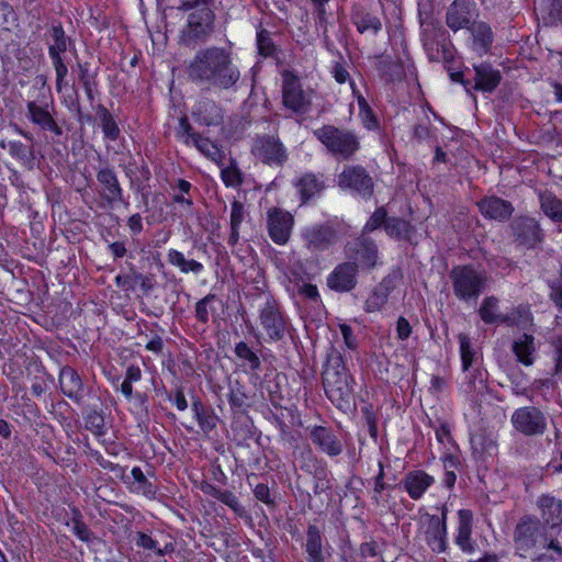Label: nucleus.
Returning a JSON list of instances; mask_svg holds the SVG:
<instances>
[{
    "instance_id": "obj_1",
    "label": "nucleus",
    "mask_w": 562,
    "mask_h": 562,
    "mask_svg": "<svg viewBox=\"0 0 562 562\" xmlns=\"http://www.w3.org/2000/svg\"><path fill=\"white\" fill-rule=\"evenodd\" d=\"M186 72L191 82L218 90H236L240 80V70L231 50L220 46L199 49L189 61Z\"/></svg>"
},
{
    "instance_id": "obj_2",
    "label": "nucleus",
    "mask_w": 562,
    "mask_h": 562,
    "mask_svg": "<svg viewBox=\"0 0 562 562\" xmlns=\"http://www.w3.org/2000/svg\"><path fill=\"white\" fill-rule=\"evenodd\" d=\"M215 0H181L177 9L187 12L186 24L179 32V43L194 48L207 43L216 29V15L212 9Z\"/></svg>"
},
{
    "instance_id": "obj_3",
    "label": "nucleus",
    "mask_w": 562,
    "mask_h": 562,
    "mask_svg": "<svg viewBox=\"0 0 562 562\" xmlns=\"http://www.w3.org/2000/svg\"><path fill=\"white\" fill-rule=\"evenodd\" d=\"M355 380L346 368L342 355L333 349L323 371V386L328 400L339 409L349 407Z\"/></svg>"
},
{
    "instance_id": "obj_4",
    "label": "nucleus",
    "mask_w": 562,
    "mask_h": 562,
    "mask_svg": "<svg viewBox=\"0 0 562 562\" xmlns=\"http://www.w3.org/2000/svg\"><path fill=\"white\" fill-rule=\"evenodd\" d=\"M313 135L339 161L352 160L361 148L360 137L349 128L325 124L314 130Z\"/></svg>"
},
{
    "instance_id": "obj_5",
    "label": "nucleus",
    "mask_w": 562,
    "mask_h": 562,
    "mask_svg": "<svg viewBox=\"0 0 562 562\" xmlns=\"http://www.w3.org/2000/svg\"><path fill=\"white\" fill-rule=\"evenodd\" d=\"M48 56L56 74V90L61 91L68 75L65 54L75 47V41L68 36L60 21H53L45 33Z\"/></svg>"
},
{
    "instance_id": "obj_6",
    "label": "nucleus",
    "mask_w": 562,
    "mask_h": 562,
    "mask_svg": "<svg viewBox=\"0 0 562 562\" xmlns=\"http://www.w3.org/2000/svg\"><path fill=\"white\" fill-rule=\"evenodd\" d=\"M547 528L540 518L532 515H524L516 524L513 531V546L515 554L526 559L535 550L540 549L546 541Z\"/></svg>"
},
{
    "instance_id": "obj_7",
    "label": "nucleus",
    "mask_w": 562,
    "mask_h": 562,
    "mask_svg": "<svg viewBox=\"0 0 562 562\" xmlns=\"http://www.w3.org/2000/svg\"><path fill=\"white\" fill-rule=\"evenodd\" d=\"M449 278L453 294L462 302L477 300L486 285L485 273L471 265L453 267Z\"/></svg>"
},
{
    "instance_id": "obj_8",
    "label": "nucleus",
    "mask_w": 562,
    "mask_h": 562,
    "mask_svg": "<svg viewBox=\"0 0 562 562\" xmlns=\"http://www.w3.org/2000/svg\"><path fill=\"white\" fill-rule=\"evenodd\" d=\"M282 104L296 115H306L312 110L313 91L304 90L296 74L291 70L282 72Z\"/></svg>"
},
{
    "instance_id": "obj_9",
    "label": "nucleus",
    "mask_w": 562,
    "mask_h": 562,
    "mask_svg": "<svg viewBox=\"0 0 562 562\" xmlns=\"http://www.w3.org/2000/svg\"><path fill=\"white\" fill-rule=\"evenodd\" d=\"M337 186L352 195L369 200L374 193V181L361 165H346L337 176Z\"/></svg>"
},
{
    "instance_id": "obj_10",
    "label": "nucleus",
    "mask_w": 562,
    "mask_h": 562,
    "mask_svg": "<svg viewBox=\"0 0 562 562\" xmlns=\"http://www.w3.org/2000/svg\"><path fill=\"white\" fill-rule=\"evenodd\" d=\"M25 117L30 123L42 132H50L54 135V142L63 135V128L54 117V101L52 95L49 100L42 93L41 100H30L26 102Z\"/></svg>"
},
{
    "instance_id": "obj_11",
    "label": "nucleus",
    "mask_w": 562,
    "mask_h": 562,
    "mask_svg": "<svg viewBox=\"0 0 562 562\" xmlns=\"http://www.w3.org/2000/svg\"><path fill=\"white\" fill-rule=\"evenodd\" d=\"M259 322L271 341L282 340L290 325L281 304L271 294L266 295V301L259 310Z\"/></svg>"
},
{
    "instance_id": "obj_12",
    "label": "nucleus",
    "mask_w": 562,
    "mask_h": 562,
    "mask_svg": "<svg viewBox=\"0 0 562 562\" xmlns=\"http://www.w3.org/2000/svg\"><path fill=\"white\" fill-rule=\"evenodd\" d=\"M250 151L257 160L269 167H282L289 159L288 149L277 135H256Z\"/></svg>"
},
{
    "instance_id": "obj_13",
    "label": "nucleus",
    "mask_w": 562,
    "mask_h": 562,
    "mask_svg": "<svg viewBox=\"0 0 562 562\" xmlns=\"http://www.w3.org/2000/svg\"><path fill=\"white\" fill-rule=\"evenodd\" d=\"M344 251L349 261L357 262L358 269L371 271L381 263L375 240L364 234H360L353 240L348 241Z\"/></svg>"
},
{
    "instance_id": "obj_14",
    "label": "nucleus",
    "mask_w": 562,
    "mask_h": 562,
    "mask_svg": "<svg viewBox=\"0 0 562 562\" xmlns=\"http://www.w3.org/2000/svg\"><path fill=\"white\" fill-rule=\"evenodd\" d=\"M479 16L480 10L474 0H453L446 9L445 23L457 33L470 29Z\"/></svg>"
},
{
    "instance_id": "obj_15",
    "label": "nucleus",
    "mask_w": 562,
    "mask_h": 562,
    "mask_svg": "<svg viewBox=\"0 0 562 562\" xmlns=\"http://www.w3.org/2000/svg\"><path fill=\"white\" fill-rule=\"evenodd\" d=\"M440 509V516L430 515L428 513L423 516V518L426 519L424 539L430 550L435 553H442L448 548V508L446 505H442Z\"/></svg>"
},
{
    "instance_id": "obj_16",
    "label": "nucleus",
    "mask_w": 562,
    "mask_h": 562,
    "mask_svg": "<svg viewBox=\"0 0 562 562\" xmlns=\"http://www.w3.org/2000/svg\"><path fill=\"white\" fill-rule=\"evenodd\" d=\"M510 420L517 431L528 437L543 435L548 425L543 412L535 406L517 408Z\"/></svg>"
},
{
    "instance_id": "obj_17",
    "label": "nucleus",
    "mask_w": 562,
    "mask_h": 562,
    "mask_svg": "<svg viewBox=\"0 0 562 562\" xmlns=\"http://www.w3.org/2000/svg\"><path fill=\"white\" fill-rule=\"evenodd\" d=\"M510 228L514 241L524 248L535 249L544 239V233L538 221L529 216H519L515 218Z\"/></svg>"
},
{
    "instance_id": "obj_18",
    "label": "nucleus",
    "mask_w": 562,
    "mask_h": 562,
    "mask_svg": "<svg viewBox=\"0 0 562 562\" xmlns=\"http://www.w3.org/2000/svg\"><path fill=\"white\" fill-rule=\"evenodd\" d=\"M99 195L110 207L124 202V190L113 167L105 165L97 171Z\"/></svg>"
},
{
    "instance_id": "obj_19",
    "label": "nucleus",
    "mask_w": 562,
    "mask_h": 562,
    "mask_svg": "<svg viewBox=\"0 0 562 562\" xmlns=\"http://www.w3.org/2000/svg\"><path fill=\"white\" fill-rule=\"evenodd\" d=\"M359 269L357 262L349 260L338 263L327 276V286L338 293H347L358 284Z\"/></svg>"
},
{
    "instance_id": "obj_20",
    "label": "nucleus",
    "mask_w": 562,
    "mask_h": 562,
    "mask_svg": "<svg viewBox=\"0 0 562 562\" xmlns=\"http://www.w3.org/2000/svg\"><path fill=\"white\" fill-rule=\"evenodd\" d=\"M58 385L63 395L77 405H82L89 393L81 375L70 366H64L59 370Z\"/></svg>"
},
{
    "instance_id": "obj_21",
    "label": "nucleus",
    "mask_w": 562,
    "mask_h": 562,
    "mask_svg": "<svg viewBox=\"0 0 562 562\" xmlns=\"http://www.w3.org/2000/svg\"><path fill=\"white\" fill-rule=\"evenodd\" d=\"M294 218L288 211L273 207L268 211L267 228L269 237L277 245H285L291 236Z\"/></svg>"
},
{
    "instance_id": "obj_22",
    "label": "nucleus",
    "mask_w": 562,
    "mask_h": 562,
    "mask_svg": "<svg viewBox=\"0 0 562 562\" xmlns=\"http://www.w3.org/2000/svg\"><path fill=\"white\" fill-rule=\"evenodd\" d=\"M458 340L460 344L462 370L463 372H468L465 376L468 379V389L472 392L476 390V382H479L480 385H483V372L479 369L470 371L477 353L472 339L467 334L461 333L458 335Z\"/></svg>"
},
{
    "instance_id": "obj_23",
    "label": "nucleus",
    "mask_w": 562,
    "mask_h": 562,
    "mask_svg": "<svg viewBox=\"0 0 562 562\" xmlns=\"http://www.w3.org/2000/svg\"><path fill=\"white\" fill-rule=\"evenodd\" d=\"M310 438L316 449L328 456L329 458H336L344 451V443L330 427L325 426H313L310 428Z\"/></svg>"
},
{
    "instance_id": "obj_24",
    "label": "nucleus",
    "mask_w": 562,
    "mask_h": 562,
    "mask_svg": "<svg viewBox=\"0 0 562 562\" xmlns=\"http://www.w3.org/2000/svg\"><path fill=\"white\" fill-rule=\"evenodd\" d=\"M306 247L311 251H324L337 243L338 233L329 224L307 227L302 233Z\"/></svg>"
},
{
    "instance_id": "obj_25",
    "label": "nucleus",
    "mask_w": 562,
    "mask_h": 562,
    "mask_svg": "<svg viewBox=\"0 0 562 562\" xmlns=\"http://www.w3.org/2000/svg\"><path fill=\"white\" fill-rule=\"evenodd\" d=\"M114 283L125 292L134 291L136 285H138L142 293L148 295L155 290L157 281L154 274H144L137 271L134 265H131L128 273L117 274Z\"/></svg>"
},
{
    "instance_id": "obj_26",
    "label": "nucleus",
    "mask_w": 562,
    "mask_h": 562,
    "mask_svg": "<svg viewBox=\"0 0 562 562\" xmlns=\"http://www.w3.org/2000/svg\"><path fill=\"white\" fill-rule=\"evenodd\" d=\"M483 217L496 222L508 221L515 207L510 201L504 200L497 195H487L476 203Z\"/></svg>"
},
{
    "instance_id": "obj_27",
    "label": "nucleus",
    "mask_w": 562,
    "mask_h": 562,
    "mask_svg": "<svg viewBox=\"0 0 562 562\" xmlns=\"http://www.w3.org/2000/svg\"><path fill=\"white\" fill-rule=\"evenodd\" d=\"M473 532V513L470 509L462 508L458 512V527L454 538L456 544L467 554L476 551L477 544L472 538Z\"/></svg>"
},
{
    "instance_id": "obj_28",
    "label": "nucleus",
    "mask_w": 562,
    "mask_h": 562,
    "mask_svg": "<svg viewBox=\"0 0 562 562\" xmlns=\"http://www.w3.org/2000/svg\"><path fill=\"white\" fill-rule=\"evenodd\" d=\"M192 117L200 125L218 126L224 121L222 108L212 99L201 98L192 108Z\"/></svg>"
},
{
    "instance_id": "obj_29",
    "label": "nucleus",
    "mask_w": 562,
    "mask_h": 562,
    "mask_svg": "<svg viewBox=\"0 0 562 562\" xmlns=\"http://www.w3.org/2000/svg\"><path fill=\"white\" fill-rule=\"evenodd\" d=\"M470 33L469 46L480 57L486 55L493 44L494 33L488 23L479 19L467 30Z\"/></svg>"
},
{
    "instance_id": "obj_30",
    "label": "nucleus",
    "mask_w": 562,
    "mask_h": 562,
    "mask_svg": "<svg viewBox=\"0 0 562 562\" xmlns=\"http://www.w3.org/2000/svg\"><path fill=\"white\" fill-rule=\"evenodd\" d=\"M537 504L540 509L541 524L547 530H551V532L561 531L562 502L554 497L543 495L539 497Z\"/></svg>"
},
{
    "instance_id": "obj_31",
    "label": "nucleus",
    "mask_w": 562,
    "mask_h": 562,
    "mask_svg": "<svg viewBox=\"0 0 562 562\" xmlns=\"http://www.w3.org/2000/svg\"><path fill=\"white\" fill-rule=\"evenodd\" d=\"M475 71L474 83L472 82V91H483L492 93L502 81V74L488 63L474 65Z\"/></svg>"
},
{
    "instance_id": "obj_32",
    "label": "nucleus",
    "mask_w": 562,
    "mask_h": 562,
    "mask_svg": "<svg viewBox=\"0 0 562 562\" xmlns=\"http://www.w3.org/2000/svg\"><path fill=\"white\" fill-rule=\"evenodd\" d=\"M395 276L387 274L381 282L370 292L364 302V311L367 313H375L383 308L387 303L390 294L395 289Z\"/></svg>"
},
{
    "instance_id": "obj_33",
    "label": "nucleus",
    "mask_w": 562,
    "mask_h": 562,
    "mask_svg": "<svg viewBox=\"0 0 562 562\" xmlns=\"http://www.w3.org/2000/svg\"><path fill=\"white\" fill-rule=\"evenodd\" d=\"M435 483L434 476L423 470H413L405 474L402 485L409 497L417 501Z\"/></svg>"
},
{
    "instance_id": "obj_34",
    "label": "nucleus",
    "mask_w": 562,
    "mask_h": 562,
    "mask_svg": "<svg viewBox=\"0 0 562 562\" xmlns=\"http://www.w3.org/2000/svg\"><path fill=\"white\" fill-rule=\"evenodd\" d=\"M0 147L7 149L9 155L18 160L25 169L33 170L37 166L38 161L33 144L26 145L20 140H1Z\"/></svg>"
},
{
    "instance_id": "obj_35",
    "label": "nucleus",
    "mask_w": 562,
    "mask_h": 562,
    "mask_svg": "<svg viewBox=\"0 0 562 562\" xmlns=\"http://www.w3.org/2000/svg\"><path fill=\"white\" fill-rule=\"evenodd\" d=\"M385 234L397 241L417 244V229L409 222L400 216H391L385 225Z\"/></svg>"
},
{
    "instance_id": "obj_36",
    "label": "nucleus",
    "mask_w": 562,
    "mask_h": 562,
    "mask_svg": "<svg viewBox=\"0 0 562 562\" xmlns=\"http://www.w3.org/2000/svg\"><path fill=\"white\" fill-rule=\"evenodd\" d=\"M122 480L131 493L140 494L148 499L157 497V486L148 480L139 467H134L131 470V476L122 475Z\"/></svg>"
},
{
    "instance_id": "obj_37",
    "label": "nucleus",
    "mask_w": 562,
    "mask_h": 562,
    "mask_svg": "<svg viewBox=\"0 0 562 562\" xmlns=\"http://www.w3.org/2000/svg\"><path fill=\"white\" fill-rule=\"evenodd\" d=\"M302 203H306L316 195H319L325 189V182L322 173L306 172L294 181Z\"/></svg>"
},
{
    "instance_id": "obj_38",
    "label": "nucleus",
    "mask_w": 562,
    "mask_h": 562,
    "mask_svg": "<svg viewBox=\"0 0 562 562\" xmlns=\"http://www.w3.org/2000/svg\"><path fill=\"white\" fill-rule=\"evenodd\" d=\"M538 345L530 334H521L514 341L512 351L517 360L526 367L532 366L537 357Z\"/></svg>"
},
{
    "instance_id": "obj_39",
    "label": "nucleus",
    "mask_w": 562,
    "mask_h": 562,
    "mask_svg": "<svg viewBox=\"0 0 562 562\" xmlns=\"http://www.w3.org/2000/svg\"><path fill=\"white\" fill-rule=\"evenodd\" d=\"M351 22L361 34L371 32L378 34L382 30L380 18L362 5H356L351 12Z\"/></svg>"
},
{
    "instance_id": "obj_40",
    "label": "nucleus",
    "mask_w": 562,
    "mask_h": 562,
    "mask_svg": "<svg viewBox=\"0 0 562 562\" xmlns=\"http://www.w3.org/2000/svg\"><path fill=\"white\" fill-rule=\"evenodd\" d=\"M304 547L308 562L326 560L324 536L316 525H308Z\"/></svg>"
},
{
    "instance_id": "obj_41",
    "label": "nucleus",
    "mask_w": 562,
    "mask_h": 562,
    "mask_svg": "<svg viewBox=\"0 0 562 562\" xmlns=\"http://www.w3.org/2000/svg\"><path fill=\"white\" fill-rule=\"evenodd\" d=\"M560 531H546V541L541 544V549L546 552L538 554L535 562H562V539L559 538Z\"/></svg>"
},
{
    "instance_id": "obj_42",
    "label": "nucleus",
    "mask_w": 562,
    "mask_h": 562,
    "mask_svg": "<svg viewBox=\"0 0 562 562\" xmlns=\"http://www.w3.org/2000/svg\"><path fill=\"white\" fill-rule=\"evenodd\" d=\"M191 408L200 429L204 434H210L217 427L218 416L213 408L205 406L200 398L192 401Z\"/></svg>"
},
{
    "instance_id": "obj_43",
    "label": "nucleus",
    "mask_w": 562,
    "mask_h": 562,
    "mask_svg": "<svg viewBox=\"0 0 562 562\" xmlns=\"http://www.w3.org/2000/svg\"><path fill=\"white\" fill-rule=\"evenodd\" d=\"M94 110L100 122L104 139L111 142L117 140L121 136V128L114 115L101 103L97 104Z\"/></svg>"
},
{
    "instance_id": "obj_44",
    "label": "nucleus",
    "mask_w": 562,
    "mask_h": 562,
    "mask_svg": "<svg viewBox=\"0 0 562 562\" xmlns=\"http://www.w3.org/2000/svg\"><path fill=\"white\" fill-rule=\"evenodd\" d=\"M310 462L313 463V470L308 463L302 465V469L306 472L313 473L315 481L313 493L315 496H317L331 488L328 479V470L325 465H318L317 460L312 454H310Z\"/></svg>"
},
{
    "instance_id": "obj_45",
    "label": "nucleus",
    "mask_w": 562,
    "mask_h": 562,
    "mask_svg": "<svg viewBox=\"0 0 562 562\" xmlns=\"http://www.w3.org/2000/svg\"><path fill=\"white\" fill-rule=\"evenodd\" d=\"M542 212L553 222L562 223V200L550 191L538 194Z\"/></svg>"
},
{
    "instance_id": "obj_46",
    "label": "nucleus",
    "mask_w": 562,
    "mask_h": 562,
    "mask_svg": "<svg viewBox=\"0 0 562 562\" xmlns=\"http://www.w3.org/2000/svg\"><path fill=\"white\" fill-rule=\"evenodd\" d=\"M167 260L171 266L177 267L182 273L192 272L194 274H200L204 269V266L200 261L195 259H187L181 251L172 248L167 252Z\"/></svg>"
},
{
    "instance_id": "obj_47",
    "label": "nucleus",
    "mask_w": 562,
    "mask_h": 562,
    "mask_svg": "<svg viewBox=\"0 0 562 562\" xmlns=\"http://www.w3.org/2000/svg\"><path fill=\"white\" fill-rule=\"evenodd\" d=\"M227 400L233 412H245L248 407H250L249 396L246 392V387L238 380L229 383V393L227 395Z\"/></svg>"
},
{
    "instance_id": "obj_48",
    "label": "nucleus",
    "mask_w": 562,
    "mask_h": 562,
    "mask_svg": "<svg viewBox=\"0 0 562 562\" xmlns=\"http://www.w3.org/2000/svg\"><path fill=\"white\" fill-rule=\"evenodd\" d=\"M235 356L243 362V366H248L251 371H259L261 369V360L259 356L248 346L245 341H239L234 348Z\"/></svg>"
},
{
    "instance_id": "obj_49",
    "label": "nucleus",
    "mask_w": 562,
    "mask_h": 562,
    "mask_svg": "<svg viewBox=\"0 0 562 562\" xmlns=\"http://www.w3.org/2000/svg\"><path fill=\"white\" fill-rule=\"evenodd\" d=\"M85 428L97 437L105 435V422L103 412L97 408H89L83 414Z\"/></svg>"
},
{
    "instance_id": "obj_50",
    "label": "nucleus",
    "mask_w": 562,
    "mask_h": 562,
    "mask_svg": "<svg viewBox=\"0 0 562 562\" xmlns=\"http://www.w3.org/2000/svg\"><path fill=\"white\" fill-rule=\"evenodd\" d=\"M217 300L216 294L209 293L195 303L194 313L195 318L202 325L210 322V316L216 313V308L212 304Z\"/></svg>"
},
{
    "instance_id": "obj_51",
    "label": "nucleus",
    "mask_w": 562,
    "mask_h": 562,
    "mask_svg": "<svg viewBox=\"0 0 562 562\" xmlns=\"http://www.w3.org/2000/svg\"><path fill=\"white\" fill-rule=\"evenodd\" d=\"M479 315L485 324H496L501 315L498 299L495 296L485 297L479 308Z\"/></svg>"
},
{
    "instance_id": "obj_52",
    "label": "nucleus",
    "mask_w": 562,
    "mask_h": 562,
    "mask_svg": "<svg viewBox=\"0 0 562 562\" xmlns=\"http://www.w3.org/2000/svg\"><path fill=\"white\" fill-rule=\"evenodd\" d=\"M390 217L391 216L387 215V211L384 206L378 207L368 218L360 234L369 236L370 233L379 228H383L385 231V225Z\"/></svg>"
},
{
    "instance_id": "obj_53",
    "label": "nucleus",
    "mask_w": 562,
    "mask_h": 562,
    "mask_svg": "<svg viewBox=\"0 0 562 562\" xmlns=\"http://www.w3.org/2000/svg\"><path fill=\"white\" fill-rule=\"evenodd\" d=\"M192 145L213 161L217 162L223 158V151L207 137H203L202 135L195 136V142Z\"/></svg>"
},
{
    "instance_id": "obj_54",
    "label": "nucleus",
    "mask_w": 562,
    "mask_h": 562,
    "mask_svg": "<svg viewBox=\"0 0 562 562\" xmlns=\"http://www.w3.org/2000/svg\"><path fill=\"white\" fill-rule=\"evenodd\" d=\"M382 78L387 82L401 81L405 77L404 67L398 61L383 60L380 65Z\"/></svg>"
},
{
    "instance_id": "obj_55",
    "label": "nucleus",
    "mask_w": 562,
    "mask_h": 562,
    "mask_svg": "<svg viewBox=\"0 0 562 562\" xmlns=\"http://www.w3.org/2000/svg\"><path fill=\"white\" fill-rule=\"evenodd\" d=\"M257 46L259 54L263 57H274L278 53V48L267 30H260L257 33Z\"/></svg>"
},
{
    "instance_id": "obj_56",
    "label": "nucleus",
    "mask_w": 562,
    "mask_h": 562,
    "mask_svg": "<svg viewBox=\"0 0 562 562\" xmlns=\"http://www.w3.org/2000/svg\"><path fill=\"white\" fill-rule=\"evenodd\" d=\"M553 369L552 375L562 380V335L551 339Z\"/></svg>"
},
{
    "instance_id": "obj_57",
    "label": "nucleus",
    "mask_w": 562,
    "mask_h": 562,
    "mask_svg": "<svg viewBox=\"0 0 562 562\" xmlns=\"http://www.w3.org/2000/svg\"><path fill=\"white\" fill-rule=\"evenodd\" d=\"M201 134L193 131L187 116H182L179 120V125L176 130V137L183 142L187 146L192 145L195 142V136Z\"/></svg>"
},
{
    "instance_id": "obj_58",
    "label": "nucleus",
    "mask_w": 562,
    "mask_h": 562,
    "mask_svg": "<svg viewBox=\"0 0 562 562\" xmlns=\"http://www.w3.org/2000/svg\"><path fill=\"white\" fill-rule=\"evenodd\" d=\"M221 178L226 187H238L243 183V176L236 162L221 170Z\"/></svg>"
},
{
    "instance_id": "obj_59",
    "label": "nucleus",
    "mask_w": 562,
    "mask_h": 562,
    "mask_svg": "<svg viewBox=\"0 0 562 562\" xmlns=\"http://www.w3.org/2000/svg\"><path fill=\"white\" fill-rule=\"evenodd\" d=\"M220 502H222L223 504L228 506L238 517H240V518L249 517L246 508L241 505V503L239 502V499L233 492H231L228 490H224V492L220 498Z\"/></svg>"
},
{
    "instance_id": "obj_60",
    "label": "nucleus",
    "mask_w": 562,
    "mask_h": 562,
    "mask_svg": "<svg viewBox=\"0 0 562 562\" xmlns=\"http://www.w3.org/2000/svg\"><path fill=\"white\" fill-rule=\"evenodd\" d=\"M79 81L81 86H98V70H92L88 63L78 64Z\"/></svg>"
},
{
    "instance_id": "obj_61",
    "label": "nucleus",
    "mask_w": 562,
    "mask_h": 562,
    "mask_svg": "<svg viewBox=\"0 0 562 562\" xmlns=\"http://www.w3.org/2000/svg\"><path fill=\"white\" fill-rule=\"evenodd\" d=\"M330 74L339 85L352 81L346 61H334L330 67Z\"/></svg>"
},
{
    "instance_id": "obj_62",
    "label": "nucleus",
    "mask_w": 562,
    "mask_h": 562,
    "mask_svg": "<svg viewBox=\"0 0 562 562\" xmlns=\"http://www.w3.org/2000/svg\"><path fill=\"white\" fill-rule=\"evenodd\" d=\"M361 413L363 415L364 422L368 426V432L371 438L374 440L378 439V423H376V416L372 409V406H363L361 408Z\"/></svg>"
},
{
    "instance_id": "obj_63",
    "label": "nucleus",
    "mask_w": 562,
    "mask_h": 562,
    "mask_svg": "<svg viewBox=\"0 0 562 562\" xmlns=\"http://www.w3.org/2000/svg\"><path fill=\"white\" fill-rule=\"evenodd\" d=\"M246 217V210L241 202L234 200L231 204V227L240 228Z\"/></svg>"
},
{
    "instance_id": "obj_64",
    "label": "nucleus",
    "mask_w": 562,
    "mask_h": 562,
    "mask_svg": "<svg viewBox=\"0 0 562 562\" xmlns=\"http://www.w3.org/2000/svg\"><path fill=\"white\" fill-rule=\"evenodd\" d=\"M71 530L83 542H89L92 538L91 530L80 516L74 519Z\"/></svg>"
}]
</instances>
